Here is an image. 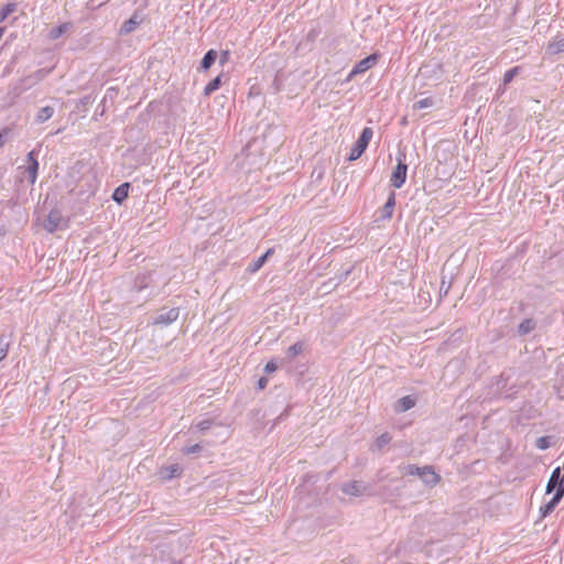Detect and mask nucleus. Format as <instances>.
<instances>
[{"label":"nucleus","instance_id":"23","mask_svg":"<svg viewBox=\"0 0 564 564\" xmlns=\"http://www.w3.org/2000/svg\"><path fill=\"white\" fill-rule=\"evenodd\" d=\"M534 328V323L532 319H525L519 325V334L527 335Z\"/></svg>","mask_w":564,"mask_h":564},{"label":"nucleus","instance_id":"6","mask_svg":"<svg viewBox=\"0 0 564 564\" xmlns=\"http://www.w3.org/2000/svg\"><path fill=\"white\" fill-rule=\"evenodd\" d=\"M415 404L416 398L414 395H405L397 401L394 404V411L397 413H402L412 409Z\"/></svg>","mask_w":564,"mask_h":564},{"label":"nucleus","instance_id":"12","mask_svg":"<svg viewBox=\"0 0 564 564\" xmlns=\"http://www.w3.org/2000/svg\"><path fill=\"white\" fill-rule=\"evenodd\" d=\"M73 28V24L70 22H65L59 24L57 28H53L50 33L48 37L51 40H57L59 36L68 32Z\"/></svg>","mask_w":564,"mask_h":564},{"label":"nucleus","instance_id":"3","mask_svg":"<svg viewBox=\"0 0 564 564\" xmlns=\"http://www.w3.org/2000/svg\"><path fill=\"white\" fill-rule=\"evenodd\" d=\"M406 171L408 166L406 164L399 158L398 164L394 169V171L391 174V185L395 188L402 187V185L405 183L406 180Z\"/></svg>","mask_w":564,"mask_h":564},{"label":"nucleus","instance_id":"14","mask_svg":"<svg viewBox=\"0 0 564 564\" xmlns=\"http://www.w3.org/2000/svg\"><path fill=\"white\" fill-rule=\"evenodd\" d=\"M560 473H561V468L560 467H556L552 474H551V477L547 481V485H546V494H551L555 488L557 489L558 486H560Z\"/></svg>","mask_w":564,"mask_h":564},{"label":"nucleus","instance_id":"13","mask_svg":"<svg viewBox=\"0 0 564 564\" xmlns=\"http://www.w3.org/2000/svg\"><path fill=\"white\" fill-rule=\"evenodd\" d=\"M54 112H55V110L53 107L45 106L37 111V113L35 116V121L37 123H43V122L50 120L53 117Z\"/></svg>","mask_w":564,"mask_h":564},{"label":"nucleus","instance_id":"36","mask_svg":"<svg viewBox=\"0 0 564 564\" xmlns=\"http://www.w3.org/2000/svg\"><path fill=\"white\" fill-rule=\"evenodd\" d=\"M4 144V137L0 133V148Z\"/></svg>","mask_w":564,"mask_h":564},{"label":"nucleus","instance_id":"18","mask_svg":"<svg viewBox=\"0 0 564 564\" xmlns=\"http://www.w3.org/2000/svg\"><path fill=\"white\" fill-rule=\"evenodd\" d=\"M216 58L217 52L214 50H209L202 61V68L205 70L208 69L215 63Z\"/></svg>","mask_w":564,"mask_h":564},{"label":"nucleus","instance_id":"26","mask_svg":"<svg viewBox=\"0 0 564 564\" xmlns=\"http://www.w3.org/2000/svg\"><path fill=\"white\" fill-rule=\"evenodd\" d=\"M9 350V341L6 339L4 336H0V361L3 360Z\"/></svg>","mask_w":564,"mask_h":564},{"label":"nucleus","instance_id":"25","mask_svg":"<svg viewBox=\"0 0 564 564\" xmlns=\"http://www.w3.org/2000/svg\"><path fill=\"white\" fill-rule=\"evenodd\" d=\"M17 7L14 3H8L0 9V22H2L9 14L15 11Z\"/></svg>","mask_w":564,"mask_h":564},{"label":"nucleus","instance_id":"15","mask_svg":"<svg viewBox=\"0 0 564 564\" xmlns=\"http://www.w3.org/2000/svg\"><path fill=\"white\" fill-rule=\"evenodd\" d=\"M128 192H129V184L128 183L121 184L120 186H118L115 189V192L112 194V199L117 203H122L128 197Z\"/></svg>","mask_w":564,"mask_h":564},{"label":"nucleus","instance_id":"21","mask_svg":"<svg viewBox=\"0 0 564 564\" xmlns=\"http://www.w3.org/2000/svg\"><path fill=\"white\" fill-rule=\"evenodd\" d=\"M547 50L552 54H557L564 51V39L551 42Z\"/></svg>","mask_w":564,"mask_h":564},{"label":"nucleus","instance_id":"29","mask_svg":"<svg viewBox=\"0 0 564 564\" xmlns=\"http://www.w3.org/2000/svg\"><path fill=\"white\" fill-rule=\"evenodd\" d=\"M212 424H213L212 420L206 419V420H202L198 423H196L195 426L198 431L204 432V431L208 430L212 426Z\"/></svg>","mask_w":564,"mask_h":564},{"label":"nucleus","instance_id":"8","mask_svg":"<svg viewBox=\"0 0 564 564\" xmlns=\"http://www.w3.org/2000/svg\"><path fill=\"white\" fill-rule=\"evenodd\" d=\"M177 317H178V310L170 308L166 312L160 313L156 316L154 324L169 325V324L173 323L174 321H176Z\"/></svg>","mask_w":564,"mask_h":564},{"label":"nucleus","instance_id":"33","mask_svg":"<svg viewBox=\"0 0 564 564\" xmlns=\"http://www.w3.org/2000/svg\"><path fill=\"white\" fill-rule=\"evenodd\" d=\"M555 492L561 494L562 497L564 496V474L562 476L560 475V486Z\"/></svg>","mask_w":564,"mask_h":564},{"label":"nucleus","instance_id":"31","mask_svg":"<svg viewBox=\"0 0 564 564\" xmlns=\"http://www.w3.org/2000/svg\"><path fill=\"white\" fill-rule=\"evenodd\" d=\"M200 449H202L200 445L195 444V445L187 446V447L183 448V453L185 455H191V454L198 453Z\"/></svg>","mask_w":564,"mask_h":564},{"label":"nucleus","instance_id":"9","mask_svg":"<svg viewBox=\"0 0 564 564\" xmlns=\"http://www.w3.org/2000/svg\"><path fill=\"white\" fill-rule=\"evenodd\" d=\"M181 473H182L181 466L177 464H174L171 466L162 467L159 471V475L163 480H170L174 477L180 476Z\"/></svg>","mask_w":564,"mask_h":564},{"label":"nucleus","instance_id":"16","mask_svg":"<svg viewBox=\"0 0 564 564\" xmlns=\"http://www.w3.org/2000/svg\"><path fill=\"white\" fill-rule=\"evenodd\" d=\"M140 21L138 20V17L137 15H133L131 17L129 20H127L121 29H120V33L121 34H128V33H131L132 31H134L137 29V26L139 25Z\"/></svg>","mask_w":564,"mask_h":564},{"label":"nucleus","instance_id":"1","mask_svg":"<svg viewBox=\"0 0 564 564\" xmlns=\"http://www.w3.org/2000/svg\"><path fill=\"white\" fill-rule=\"evenodd\" d=\"M401 473L403 476H417L421 480L429 487L436 486L441 476L434 471L431 466L419 467L416 465H405L401 467Z\"/></svg>","mask_w":564,"mask_h":564},{"label":"nucleus","instance_id":"17","mask_svg":"<svg viewBox=\"0 0 564 564\" xmlns=\"http://www.w3.org/2000/svg\"><path fill=\"white\" fill-rule=\"evenodd\" d=\"M394 205H395V194L391 193L388 197V200L386 202V204L383 206V209H382L384 218L389 219L392 217Z\"/></svg>","mask_w":564,"mask_h":564},{"label":"nucleus","instance_id":"20","mask_svg":"<svg viewBox=\"0 0 564 564\" xmlns=\"http://www.w3.org/2000/svg\"><path fill=\"white\" fill-rule=\"evenodd\" d=\"M391 441V436L389 433H383L380 436H378L373 443V447L377 449H381L386 445H388Z\"/></svg>","mask_w":564,"mask_h":564},{"label":"nucleus","instance_id":"38","mask_svg":"<svg viewBox=\"0 0 564 564\" xmlns=\"http://www.w3.org/2000/svg\"><path fill=\"white\" fill-rule=\"evenodd\" d=\"M108 1H109V0H101V1L99 2V4H101V3H106V2H108Z\"/></svg>","mask_w":564,"mask_h":564},{"label":"nucleus","instance_id":"7","mask_svg":"<svg viewBox=\"0 0 564 564\" xmlns=\"http://www.w3.org/2000/svg\"><path fill=\"white\" fill-rule=\"evenodd\" d=\"M26 161H28L26 172L29 174V181L31 184H34L36 181V177H37L39 163H37L36 159L34 158L33 151H31L28 154Z\"/></svg>","mask_w":564,"mask_h":564},{"label":"nucleus","instance_id":"11","mask_svg":"<svg viewBox=\"0 0 564 564\" xmlns=\"http://www.w3.org/2000/svg\"><path fill=\"white\" fill-rule=\"evenodd\" d=\"M343 492L349 496H359L362 490V484L359 481H350L348 484L343 485L341 487Z\"/></svg>","mask_w":564,"mask_h":564},{"label":"nucleus","instance_id":"4","mask_svg":"<svg viewBox=\"0 0 564 564\" xmlns=\"http://www.w3.org/2000/svg\"><path fill=\"white\" fill-rule=\"evenodd\" d=\"M378 55L371 54L367 56L366 58L359 61L356 66L351 69L348 80L351 79L354 76L362 74L373 67L377 64Z\"/></svg>","mask_w":564,"mask_h":564},{"label":"nucleus","instance_id":"34","mask_svg":"<svg viewBox=\"0 0 564 564\" xmlns=\"http://www.w3.org/2000/svg\"><path fill=\"white\" fill-rule=\"evenodd\" d=\"M268 384V379L267 378H260L259 381H258V386L260 389H263L265 388V386Z\"/></svg>","mask_w":564,"mask_h":564},{"label":"nucleus","instance_id":"2","mask_svg":"<svg viewBox=\"0 0 564 564\" xmlns=\"http://www.w3.org/2000/svg\"><path fill=\"white\" fill-rule=\"evenodd\" d=\"M372 135H373V131L371 128H369V127L364 128L359 139L356 141L355 145L351 148V151L348 156L349 161H356L357 159H359L361 156V154L367 149Z\"/></svg>","mask_w":564,"mask_h":564},{"label":"nucleus","instance_id":"28","mask_svg":"<svg viewBox=\"0 0 564 564\" xmlns=\"http://www.w3.org/2000/svg\"><path fill=\"white\" fill-rule=\"evenodd\" d=\"M551 445L550 443V437L547 436H542V437H539L535 442V446L539 448V449H546L549 448Z\"/></svg>","mask_w":564,"mask_h":564},{"label":"nucleus","instance_id":"35","mask_svg":"<svg viewBox=\"0 0 564 564\" xmlns=\"http://www.w3.org/2000/svg\"><path fill=\"white\" fill-rule=\"evenodd\" d=\"M228 59V52H224L220 57V63L225 64V62Z\"/></svg>","mask_w":564,"mask_h":564},{"label":"nucleus","instance_id":"27","mask_svg":"<svg viewBox=\"0 0 564 564\" xmlns=\"http://www.w3.org/2000/svg\"><path fill=\"white\" fill-rule=\"evenodd\" d=\"M433 105V100L431 98H423L419 101H416L414 105H413V108L414 109H424V108H429Z\"/></svg>","mask_w":564,"mask_h":564},{"label":"nucleus","instance_id":"19","mask_svg":"<svg viewBox=\"0 0 564 564\" xmlns=\"http://www.w3.org/2000/svg\"><path fill=\"white\" fill-rule=\"evenodd\" d=\"M304 349L303 343H295L294 345L290 346L286 350V356L290 359H294L297 355H300Z\"/></svg>","mask_w":564,"mask_h":564},{"label":"nucleus","instance_id":"24","mask_svg":"<svg viewBox=\"0 0 564 564\" xmlns=\"http://www.w3.org/2000/svg\"><path fill=\"white\" fill-rule=\"evenodd\" d=\"M219 86H220V77L218 76L206 85V87L204 88V94L210 95L212 93L217 90L219 88Z\"/></svg>","mask_w":564,"mask_h":564},{"label":"nucleus","instance_id":"32","mask_svg":"<svg viewBox=\"0 0 564 564\" xmlns=\"http://www.w3.org/2000/svg\"><path fill=\"white\" fill-rule=\"evenodd\" d=\"M276 369H278V365L273 360L269 361L264 368V370L267 372H274Z\"/></svg>","mask_w":564,"mask_h":564},{"label":"nucleus","instance_id":"22","mask_svg":"<svg viewBox=\"0 0 564 564\" xmlns=\"http://www.w3.org/2000/svg\"><path fill=\"white\" fill-rule=\"evenodd\" d=\"M267 261V256H261L259 257L258 259L253 260L249 267H248V270L251 272V273H254L257 272Z\"/></svg>","mask_w":564,"mask_h":564},{"label":"nucleus","instance_id":"10","mask_svg":"<svg viewBox=\"0 0 564 564\" xmlns=\"http://www.w3.org/2000/svg\"><path fill=\"white\" fill-rule=\"evenodd\" d=\"M563 497L561 496V494H554L553 498L546 502L545 505L541 506L540 507V513L542 516V518H545L546 516H549L555 508V506L561 501Z\"/></svg>","mask_w":564,"mask_h":564},{"label":"nucleus","instance_id":"30","mask_svg":"<svg viewBox=\"0 0 564 564\" xmlns=\"http://www.w3.org/2000/svg\"><path fill=\"white\" fill-rule=\"evenodd\" d=\"M518 70H519L518 67H513V68L509 69L503 76V83L509 84L513 79V77L518 74Z\"/></svg>","mask_w":564,"mask_h":564},{"label":"nucleus","instance_id":"5","mask_svg":"<svg viewBox=\"0 0 564 564\" xmlns=\"http://www.w3.org/2000/svg\"><path fill=\"white\" fill-rule=\"evenodd\" d=\"M62 221V214L55 209L47 215L43 226L48 232H54L61 226Z\"/></svg>","mask_w":564,"mask_h":564},{"label":"nucleus","instance_id":"37","mask_svg":"<svg viewBox=\"0 0 564 564\" xmlns=\"http://www.w3.org/2000/svg\"><path fill=\"white\" fill-rule=\"evenodd\" d=\"M272 252H273V249H269L263 256H267V258H268L269 256L272 254Z\"/></svg>","mask_w":564,"mask_h":564}]
</instances>
